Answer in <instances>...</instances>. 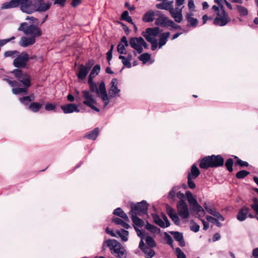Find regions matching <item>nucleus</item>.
I'll return each instance as SVG.
<instances>
[{"instance_id":"f257e3e1","label":"nucleus","mask_w":258,"mask_h":258,"mask_svg":"<svg viewBox=\"0 0 258 258\" xmlns=\"http://www.w3.org/2000/svg\"><path fill=\"white\" fill-rule=\"evenodd\" d=\"M161 31L159 27L148 28L142 33L146 40L151 43V49L153 51L165 45L170 36L169 32L161 33Z\"/></svg>"},{"instance_id":"f03ea898","label":"nucleus","mask_w":258,"mask_h":258,"mask_svg":"<svg viewBox=\"0 0 258 258\" xmlns=\"http://www.w3.org/2000/svg\"><path fill=\"white\" fill-rule=\"evenodd\" d=\"M117 84L118 80L116 78H113L111 80L108 89V94H107L104 82H101L99 84V97L103 103V108H109L112 106V105L108 106L111 98L120 97V89L118 88Z\"/></svg>"},{"instance_id":"7ed1b4c3","label":"nucleus","mask_w":258,"mask_h":258,"mask_svg":"<svg viewBox=\"0 0 258 258\" xmlns=\"http://www.w3.org/2000/svg\"><path fill=\"white\" fill-rule=\"evenodd\" d=\"M18 7H20L23 12L27 14H30L36 12L34 0H11L3 4L2 9H8Z\"/></svg>"},{"instance_id":"20e7f679","label":"nucleus","mask_w":258,"mask_h":258,"mask_svg":"<svg viewBox=\"0 0 258 258\" xmlns=\"http://www.w3.org/2000/svg\"><path fill=\"white\" fill-rule=\"evenodd\" d=\"M176 197L179 199V201L183 202H185L186 197L192 210L196 213L198 217H201L205 216V210L199 204L197 200L190 191H186L185 195L180 191H178L176 194Z\"/></svg>"},{"instance_id":"39448f33","label":"nucleus","mask_w":258,"mask_h":258,"mask_svg":"<svg viewBox=\"0 0 258 258\" xmlns=\"http://www.w3.org/2000/svg\"><path fill=\"white\" fill-rule=\"evenodd\" d=\"M224 158L220 155L208 156L202 159L200 163V167L208 169L209 167H218L224 165Z\"/></svg>"},{"instance_id":"423d86ee","label":"nucleus","mask_w":258,"mask_h":258,"mask_svg":"<svg viewBox=\"0 0 258 258\" xmlns=\"http://www.w3.org/2000/svg\"><path fill=\"white\" fill-rule=\"evenodd\" d=\"M108 247L111 252L115 256L119 258H125L126 253L124 247L115 239H108L106 241Z\"/></svg>"},{"instance_id":"0eeeda50","label":"nucleus","mask_w":258,"mask_h":258,"mask_svg":"<svg viewBox=\"0 0 258 258\" xmlns=\"http://www.w3.org/2000/svg\"><path fill=\"white\" fill-rule=\"evenodd\" d=\"M18 30L22 31L25 34L30 35L35 38L36 37L40 36L42 33L41 29L38 27L33 24L28 25L26 22L21 23Z\"/></svg>"},{"instance_id":"6e6552de","label":"nucleus","mask_w":258,"mask_h":258,"mask_svg":"<svg viewBox=\"0 0 258 258\" xmlns=\"http://www.w3.org/2000/svg\"><path fill=\"white\" fill-rule=\"evenodd\" d=\"M82 93L84 99L83 102V104L90 107L92 109L99 112V109L95 106V105L97 104V101L92 93L89 90H83Z\"/></svg>"},{"instance_id":"1a4fd4ad","label":"nucleus","mask_w":258,"mask_h":258,"mask_svg":"<svg viewBox=\"0 0 258 258\" xmlns=\"http://www.w3.org/2000/svg\"><path fill=\"white\" fill-rule=\"evenodd\" d=\"M130 45L138 53L140 54L143 51V47L147 48L148 45L144 39L141 37H132L130 39Z\"/></svg>"},{"instance_id":"9d476101","label":"nucleus","mask_w":258,"mask_h":258,"mask_svg":"<svg viewBox=\"0 0 258 258\" xmlns=\"http://www.w3.org/2000/svg\"><path fill=\"white\" fill-rule=\"evenodd\" d=\"M12 73L25 87L29 88L31 86L30 77L28 74L18 69L14 70Z\"/></svg>"},{"instance_id":"9b49d317","label":"nucleus","mask_w":258,"mask_h":258,"mask_svg":"<svg viewBox=\"0 0 258 258\" xmlns=\"http://www.w3.org/2000/svg\"><path fill=\"white\" fill-rule=\"evenodd\" d=\"M230 21V17L222 7L221 10L217 14V16L214 20V24L217 26H224L228 24Z\"/></svg>"},{"instance_id":"f8f14e48","label":"nucleus","mask_w":258,"mask_h":258,"mask_svg":"<svg viewBox=\"0 0 258 258\" xmlns=\"http://www.w3.org/2000/svg\"><path fill=\"white\" fill-rule=\"evenodd\" d=\"M148 204L145 201H142L138 203L136 205L132 206L131 214H135L139 215L147 214L148 213Z\"/></svg>"},{"instance_id":"ddd939ff","label":"nucleus","mask_w":258,"mask_h":258,"mask_svg":"<svg viewBox=\"0 0 258 258\" xmlns=\"http://www.w3.org/2000/svg\"><path fill=\"white\" fill-rule=\"evenodd\" d=\"M29 59V56L25 52H23L20 54L19 53L13 61V65L17 68H24Z\"/></svg>"},{"instance_id":"4468645a","label":"nucleus","mask_w":258,"mask_h":258,"mask_svg":"<svg viewBox=\"0 0 258 258\" xmlns=\"http://www.w3.org/2000/svg\"><path fill=\"white\" fill-rule=\"evenodd\" d=\"M178 215L181 219H185L189 216V211L185 202L179 201L177 203Z\"/></svg>"},{"instance_id":"2eb2a0df","label":"nucleus","mask_w":258,"mask_h":258,"mask_svg":"<svg viewBox=\"0 0 258 258\" xmlns=\"http://www.w3.org/2000/svg\"><path fill=\"white\" fill-rule=\"evenodd\" d=\"M131 214L132 220L134 224L133 225L137 234L139 237L143 238V237H144V235L142 231L139 228H142L143 226L144 222L142 219L137 216V214Z\"/></svg>"},{"instance_id":"dca6fc26","label":"nucleus","mask_w":258,"mask_h":258,"mask_svg":"<svg viewBox=\"0 0 258 258\" xmlns=\"http://www.w3.org/2000/svg\"><path fill=\"white\" fill-rule=\"evenodd\" d=\"M153 218L154 222L162 228L168 227L170 226V222L165 214L162 213L161 218L157 214H153Z\"/></svg>"},{"instance_id":"f3484780","label":"nucleus","mask_w":258,"mask_h":258,"mask_svg":"<svg viewBox=\"0 0 258 258\" xmlns=\"http://www.w3.org/2000/svg\"><path fill=\"white\" fill-rule=\"evenodd\" d=\"M183 8V7H181V8L176 7L175 8H174L172 6L169 11L172 18L177 23H180L183 19L182 15Z\"/></svg>"},{"instance_id":"a211bd4d","label":"nucleus","mask_w":258,"mask_h":258,"mask_svg":"<svg viewBox=\"0 0 258 258\" xmlns=\"http://www.w3.org/2000/svg\"><path fill=\"white\" fill-rule=\"evenodd\" d=\"M35 4L36 12H43L47 11L50 7L51 3L44 0H34Z\"/></svg>"},{"instance_id":"6ab92c4d","label":"nucleus","mask_w":258,"mask_h":258,"mask_svg":"<svg viewBox=\"0 0 258 258\" xmlns=\"http://www.w3.org/2000/svg\"><path fill=\"white\" fill-rule=\"evenodd\" d=\"M61 109L66 114L72 113L74 112H79L78 105L75 103H70L61 106Z\"/></svg>"},{"instance_id":"aec40b11","label":"nucleus","mask_w":258,"mask_h":258,"mask_svg":"<svg viewBox=\"0 0 258 258\" xmlns=\"http://www.w3.org/2000/svg\"><path fill=\"white\" fill-rule=\"evenodd\" d=\"M160 11L150 10L147 12L143 16L142 20L146 23L152 22L154 20L155 15H159Z\"/></svg>"},{"instance_id":"412c9836","label":"nucleus","mask_w":258,"mask_h":258,"mask_svg":"<svg viewBox=\"0 0 258 258\" xmlns=\"http://www.w3.org/2000/svg\"><path fill=\"white\" fill-rule=\"evenodd\" d=\"M157 15L158 17L155 20L156 25L164 27L168 26L170 20L160 12V14Z\"/></svg>"},{"instance_id":"4be33fe9","label":"nucleus","mask_w":258,"mask_h":258,"mask_svg":"<svg viewBox=\"0 0 258 258\" xmlns=\"http://www.w3.org/2000/svg\"><path fill=\"white\" fill-rule=\"evenodd\" d=\"M35 38L34 37H27L23 36L21 37V40L19 42L20 46L26 47L29 45H33L35 42Z\"/></svg>"},{"instance_id":"5701e85b","label":"nucleus","mask_w":258,"mask_h":258,"mask_svg":"<svg viewBox=\"0 0 258 258\" xmlns=\"http://www.w3.org/2000/svg\"><path fill=\"white\" fill-rule=\"evenodd\" d=\"M193 15L192 12L187 13L185 15V19L187 22V26L195 28L198 24V21L196 18L192 17Z\"/></svg>"},{"instance_id":"b1692460","label":"nucleus","mask_w":258,"mask_h":258,"mask_svg":"<svg viewBox=\"0 0 258 258\" xmlns=\"http://www.w3.org/2000/svg\"><path fill=\"white\" fill-rule=\"evenodd\" d=\"M89 70L86 68L84 64H80L78 68V72L77 74L78 78L79 80H84L89 72Z\"/></svg>"},{"instance_id":"393cba45","label":"nucleus","mask_w":258,"mask_h":258,"mask_svg":"<svg viewBox=\"0 0 258 258\" xmlns=\"http://www.w3.org/2000/svg\"><path fill=\"white\" fill-rule=\"evenodd\" d=\"M130 220L127 217V220L125 218H114L112 219V222L116 225H119L125 229H128L130 226L128 224Z\"/></svg>"},{"instance_id":"a878e982","label":"nucleus","mask_w":258,"mask_h":258,"mask_svg":"<svg viewBox=\"0 0 258 258\" xmlns=\"http://www.w3.org/2000/svg\"><path fill=\"white\" fill-rule=\"evenodd\" d=\"M249 211V210L247 207H242L237 214V219L241 222L244 221L247 218Z\"/></svg>"},{"instance_id":"bb28decb","label":"nucleus","mask_w":258,"mask_h":258,"mask_svg":"<svg viewBox=\"0 0 258 258\" xmlns=\"http://www.w3.org/2000/svg\"><path fill=\"white\" fill-rule=\"evenodd\" d=\"M173 1L163 2L156 5V7L160 10H165L169 11L171 7L173 6Z\"/></svg>"},{"instance_id":"cd10ccee","label":"nucleus","mask_w":258,"mask_h":258,"mask_svg":"<svg viewBox=\"0 0 258 258\" xmlns=\"http://www.w3.org/2000/svg\"><path fill=\"white\" fill-rule=\"evenodd\" d=\"M171 233L175 240L179 242V244L180 246H184L185 245L183 235L181 233L179 232H171Z\"/></svg>"},{"instance_id":"c85d7f7f","label":"nucleus","mask_w":258,"mask_h":258,"mask_svg":"<svg viewBox=\"0 0 258 258\" xmlns=\"http://www.w3.org/2000/svg\"><path fill=\"white\" fill-rule=\"evenodd\" d=\"M200 174V171L196 164H193L190 169V171L188 173L187 177H190L196 179Z\"/></svg>"},{"instance_id":"c756f323","label":"nucleus","mask_w":258,"mask_h":258,"mask_svg":"<svg viewBox=\"0 0 258 258\" xmlns=\"http://www.w3.org/2000/svg\"><path fill=\"white\" fill-rule=\"evenodd\" d=\"M99 133V130L98 128H95L93 130L91 131L90 132L87 133L85 136V138L88 139L89 140H95L98 137Z\"/></svg>"},{"instance_id":"7c9ffc66","label":"nucleus","mask_w":258,"mask_h":258,"mask_svg":"<svg viewBox=\"0 0 258 258\" xmlns=\"http://www.w3.org/2000/svg\"><path fill=\"white\" fill-rule=\"evenodd\" d=\"M43 105V102H32L30 104L29 109L34 112H37L40 109Z\"/></svg>"},{"instance_id":"2f4dec72","label":"nucleus","mask_w":258,"mask_h":258,"mask_svg":"<svg viewBox=\"0 0 258 258\" xmlns=\"http://www.w3.org/2000/svg\"><path fill=\"white\" fill-rule=\"evenodd\" d=\"M93 79L92 78H88V82L90 89V91L91 93H94L95 92L97 93L98 96L99 97L98 90L99 89V86H98V87H97L96 84L93 82Z\"/></svg>"},{"instance_id":"473e14b6","label":"nucleus","mask_w":258,"mask_h":258,"mask_svg":"<svg viewBox=\"0 0 258 258\" xmlns=\"http://www.w3.org/2000/svg\"><path fill=\"white\" fill-rule=\"evenodd\" d=\"M128 232L124 229L117 230V237L121 238L123 241H126L128 240Z\"/></svg>"},{"instance_id":"72a5a7b5","label":"nucleus","mask_w":258,"mask_h":258,"mask_svg":"<svg viewBox=\"0 0 258 258\" xmlns=\"http://www.w3.org/2000/svg\"><path fill=\"white\" fill-rule=\"evenodd\" d=\"M121 17L122 20L126 21V22L131 23L132 24H134L135 28L136 29H137V27L133 22L131 17L129 16L128 12L127 11H125L122 13Z\"/></svg>"},{"instance_id":"f704fd0d","label":"nucleus","mask_w":258,"mask_h":258,"mask_svg":"<svg viewBox=\"0 0 258 258\" xmlns=\"http://www.w3.org/2000/svg\"><path fill=\"white\" fill-rule=\"evenodd\" d=\"M113 214L121 218H125L127 220V215L123 212L120 208L115 209L113 212Z\"/></svg>"},{"instance_id":"c9c22d12","label":"nucleus","mask_w":258,"mask_h":258,"mask_svg":"<svg viewBox=\"0 0 258 258\" xmlns=\"http://www.w3.org/2000/svg\"><path fill=\"white\" fill-rule=\"evenodd\" d=\"M143 252L145 254L146 258H152L155 253L154 251L150 247H146L143 250Z\"/></svg>"},{"instance_id":"e433bc0d","label":"nucleus","mask_w":258,"mask_h":258,"mask_svg":"<svg viewBox=\"0 0 258 258\" xmlns=\"http://www.w3.org/2000/svg\"><path fill=\"white\" fill-rule=\"evenodd\" d=\"M100 71V66L99 64H96L92 70L89 76V78L93 79L96 75H97Z\"/></svg>"},{"instance_id":"4c0bfd02","label":"nucleus","mask_w":258,"mask_h":258,"mask_svg":"<svg viewBox=\"0 0 258 258\" xmlns=\"http://www.w3.org/2000/svg\"><path fill=\"white\" fill-rule=\"evenodd\" d=\"M145 228L148 230L153 233H158L160 231L159 228L147 222Z\"/></svg>"},{"instance_id":"58836bf2","label":"nucleus","mask_w":258,"mask_h":258,"mask_svg":"<svg viewBox=\"0 0 258 258\" xmlns=\"http://www.w3.org/2000/svg\"><path fill=\"white\" fill-rule=\"evenodd\" d=\"M205 209L210 214L215 216L217 214L218 211L212 206H208L206 203L204 204Z\"/></svg>"},{"instance_id":"ea45409f","label":"nucleus","mask_w":258,"mask_h":258,"mask_svg":"<svg viewBox=\"0 0 258 258\" xmlns=\"http://www.w3.org/2000/svg\"><path fill=\"white\" fill-rule=\"evenodd\" d=\"M19 53V52L17 50H10L6 51L4 55L5 57L15 58Z\"/></svg>"},{"instance_id":"a19ab883","label":"nucleus","mask_w":258,"mask_h":258,"mask_svg":"<svg viewBox=\"0 0 258 258\" xmlns=\"http://www.w3.org/2000/svg\"><path fill=\"white\" fill-rule=\"evenodd\" d=\"M236 8H237V11L238 12V13H239V15L241 16H245L248 14V10L245 7H244L242 6L237 5Z\"/></svg>"},{"instance_id":"79ce46f5","label":"nucleus","mask_w":258,"mask_h":258,"mask_svg":"<svg viewBox=\"0 0 258 258\" xmlns=\"http://www.w3.org/2000/svg\"><path fill=\"white\" fill-rule=\"evenodd\" d=\"M27 88L24 87V88H14L12 89V92L14 94L17 95L19 94H26L27 92Z\"/></svg>"},{"instance_id":"37998d69","label":"nucleus","mask_w":258,"mask_h":258,"mask_svg":"<svg viewBox=\"0 0 258 258\" xmlns=\"http://www.w3.org/2000/svg\"><path fill=\"white\" fill-rule=\"evenodd\" d=\"M119 58L121 60L122 63L123 64L124 67H126L127 68H131V63L127 59V58H126V56L120 55L119 56Z\"/></svg>"},{"instance_id":"c03bdc74","label":"nucleus","mask_w":258,"mask_h":258,"mask_svg":"<svg viewBox=\"0 0 258 258\" xmlns=\"http://www.w3.org/2000/svg\"><path fill=\"white\" fill-rule=\"evenodd\" d=\"M151 58V55L148 53H144L140 55L139 59L143 62L144 64L146 63Z\"/></svg>"},{"instance_id":"a18cd8bd","label":"nucleus","mask_w":258,"mask_h":258,"mask_svg":"<svg viewBox=\"0 0 258 258\" xmlns=\"http://www.w3.org/2000/svg\"><path fill=\"white\" fill-rule=\"evenodd\" d=\"M190 229L194 232H198L200 229V226L194 220H191L190 222Z\"/></svg>"},{"instance_id":"49530a36","label":"nucleus","mask_w":258,"mask_h":258,"mask_svg":"<svg viewBox=\"0 0 258 258\" xmlns=\"http://www.w3.org/2000/svg\"><path fill=\"white\" fill-rule=\"evenodd\" d=\"M249 174V172L248 171L243 170L238 171L236 173V176L238 179H242L246 177L247 175H248Z\"/></svg>"},{"instance_id":"de8ad7c7","label":"nucleus","mask_w":258,"mask_h":258,"mask_svg":"<svg viewBox=\"0 0 258 258\" xmlns=\"http://www.w3.org/2000/svg\"><path fill=\"white\" fill-rule=\"evenodd\" d=\"M146 243L151 247L155 246L156 243L153 238L151 236H147L145 238Z\"/></svg>"},{"instance_id":"09e8293b","label":"nucleus","mask_w":258,"mask_h":258,"mask_svg":"<svg viewBox=\"0 0 258 258\" xmlns=\"http://www.w3.org/2000/svg\"><path fill=\"white\" fill-rule=\"evenodd\" d=\"M233 161L231 158H229L225 162V166L226 167L227 170L230 172L233 171Z\"/></svg>"},{"instance_id":"8fccbe9b","label":"nucleus","mask_w":258,"mask_h":258,"mask_svg":"<svg viewBox=\"0 0 258 258\" xmlns=\"http://www.w3.org/2000/svg\"><path fill=\"white\" fill-rule=\"evenodd\" d=\"M175 252L177 258H186L184 253L179 247H176L175 249Z\"/></svg>"},{"instance_id":"3c124183","label":"nucleus","mask_w":258,"mask_h":258,"mask_svg":"<svg viewBox=\"0 0 258 258\" xmlns=\"http://www.w3.org/2000/svg\"><path fill=\"white\" fill-rule=\"evenodd\" d=\"M206 219L208 221H210L218 227L221 226V224L218 221V220L210 216H207Z\"/></svg>"},{"instance_id":"603ef678","label":"nucleus","mask_w":258,"mask_h":258,"mask_svg":"<svg viewBox=\"0 0 258 258\" xmlns=\"http://www.w3.org/2000/svg\"><path fill=\"white\" fill-rule=\"evenodd\" d=\"M117 51L119 53L126 54L125 46L122 43H119L117 47Z\"/></svg>"},{"instance_id":"864d4df0","label":"nucleus","mask_w":258,"mask_h":258,"mask_svg":"<svg viewBox=\"0 0 258 258\" xmlns=\"http://www.w3.org/2000/svg\"><path fill=\"white\" fill-rule=\"evenodd\" d=\"M251 207L255 212L256 215H258V201L256 199L253 200V203L251 205Z\"/></svg>"},{"instance_id":"5fc2aeb1","label":"nucleus","mask_w":258,"mask_h":258,"mask_svg":"<svg viewBox=\"0 0 258 258\" xmlns=\"http://www.w3.org/2000/svg\"><path fill=\"white\" fill-rule=\"evenodd\" d=\"M19 100L21 102L23 103L24 104H27L29 102H31L32 100H33V98L31 99V96H25L22 98H20Z\"/></svg>"},{"instance_id":"6e6d98bb","label":"nucleus","mask_w":258,"mask_h":258,"mask_svg":"<svg viewBox=\"0 0 258 258\" xmlns=\"http://www.w3.org/2000/svg\"><path fill=\"white\" fill-rule=\"evenodd\" d=\"M15 39V37L13 36H12L10 38L5 39H1L0 40V48L2 46L6 44L7 43L10 42L11 41H12L13 40H14Z\"/></svg>"},{"instance_id":"4d7b16f0","label":"nucleus","mask_w":258,"mask_h":258,"mask_svg":"<svg viewBox=\"0 0 258 258\" xmlns=\"http://www.w3.org/2000/svg\"><path fill=\"white\" fill-rule=\"evenodd\" d=\"M234 157L237 159V164L239 165L241 167H247L248 166V163L246 161L241 160L236 156Z\"/></svg>"},{"instance_id":"13d9d810","label":"nucleus","mask_w":258,"mask_h":258,"mask_svg":"<svg viewBox=\"0 0 258 258\" xmlns=\"http://www.w3.org/2000/svg\"><path fill=\"white\" fill-rule=\"evenodd\" d=\"M178 189V187L174 186L172 187V189L169 192L168 198L173 199L175 196V193Z\"/></svg>"},{"instance_id":"bf43d9fd","label":"nucleus","mask_w":258,"mask_h":258,"mask_svg":"<svg viewBox=\"0 0 258 258\" xmlns=\"http://www.w3.org/2000/svg\"><path fill=\"white\" fill-rule=\"evenodd\" d=\"M195 178H192L190 177H187V184L190 189H194L196 188V184L194 181V179Z\"/></svg>"},{"instance_id":"052dcab7","label":"nucleus","mask_w":258,"mask_h":258,"mask_svg":"<svg viewBox=\"0 0 258 258\" xmlns=\"http://www.w3.org/2000/svg\"><path fill=\"white\" fill-rule=\"evenodd\" d=\"M165 239L166 241V243L170 245L171 246H173V239L168 234L165 233Z\"/></svg>"},{"instance_id":"680f3d73","label":"nucleus","mask_w":258,"mask_h":258,"mask_svg":"<svg viewBox=\"0 0 258 258\" xmlns=\"http://www.w3.org/2000/svg\"><path fill=\"white\" fill-rule=\"evenodd\" d=\"M4 80L6 81L10 86L12 87H17L18 86V82L16 81H12L9 78H4Z\"/></svg>"},{"instance_id":"e2e57ef3","label":"nucleus","mask_w":258,"mask_h":258,"mask_svg":"<svg viewBox=\"0 0 258 258\" xmlns=\"http://www.w3.org/2000/svg\"><path fill=\"white\" fill-rule=\"evenodd\" d=\"M188 8L190 11L192 12L195 11V5L193 0H189L187 4Z\"/></svg>"},{"instance_id":"0e129e2a","label":"nucleus","mask_w":258,"mask_h":258,"mask_svg":"<svg viewBox=\"0 0 258 258\" xmlns=\"http://www.w3.org/2000/svg\"><path fill=\"white\" fill-rule=\"evenodd\" d=\"M172 221L176 225H179L180 223V220L178 216L177 215L174 214V215H172V216L170 217Z\"/></svg>"},{"instance_id":"69168bd1","label":"nucleus","mask_w":258,"mask_h":258,"mask_svg":"<svg viewBox=\"0 0 258 258\" xmlns=\"http://www.w3.org/2000/svg\"><path fill=\"white\" fill-rule=\"evenodd\" d=\"M55 106L52 103H48L45 104V109L48 111H51L54 109Z\"/></svg>"},{"instance_id":"338daca9","label":"nucleus","mask_w":258,"mask_h":258,"mask_svg":"<svg viewBox=\"0 0 258 258\" xmlns=\"http://www.w3.org/2000/svg\"><path fill=\"white\" fill-rule=\"evenodd\" d=\"M168 26H170L171 27L174 29H181L180 26L175 24L172 20H170L169 21V24Z\"/></svg>"},{"instance_id":"774afa93","label":"nucleus","mask_w":258,"mask_h":258,"mask_svg":"<svg viewBox=\"0 0 258 258\" xmlns=\"http://www.w3.org/2000/svg\"><path fill=\"white\" fill-rule=\"evenodd\" d=\"M94 63V60L93 59H90L89 60L84 66L86 67L87 69H88L90 71L92 67L93 66Z\"/></svg>"}]
</instances>
